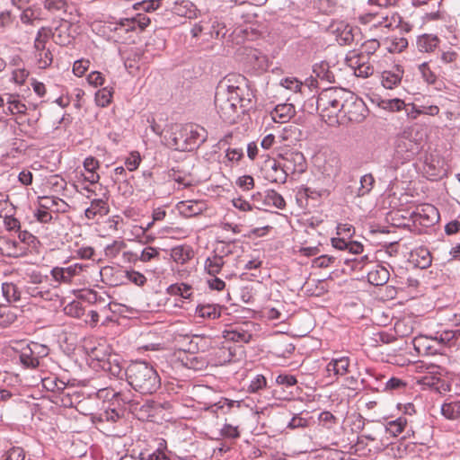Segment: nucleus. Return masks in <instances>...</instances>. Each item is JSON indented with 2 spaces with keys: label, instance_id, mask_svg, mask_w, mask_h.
<instances>
[{
  "label": "nucleus",
  "instance_id": "nucleus-62",
  "mask_svg": "<svg viewBox=\"0 0 460 460\" xmlns=\"http://www.w3.org/2000/svg\"><path fill=\"white\" fill-rule=\"evenodd\" d=\"M370 261L368 255H364L360 257V259H346L345 263L346 264H351L350 267L353 270H361L367 263H368Z\"/></svg>",
  "mask_w": 460,
  "mask_h": 460
},
{
  "label": "nucleus",
  "instance_id": "nucleus-54",
  "mask_svg": "<svg viewBox=\"0 0 460 460\" xmlns=\"http://www.w3.org/2000/svg\"><path fill=\"white\" fill-rule=\"evenodd\" d=\"M208 338L200 335H194L189 342V350L197 349L204 351L208 347Z\"/></svg>",
  "mask_w": 460,
  "mask_h": 460
},
{
  "label": "nucleus",
  "instance_id": "nucleus-48",
  "mask_svg": "<svg viewBox=\"0 0 460 460\" xmlns=\"http://www.w3.org/2000/svg\"><path fill=\"white\" fill-rule=\"evenodd\" d=\"M113 92L109 89L108 87H104L102 89H100L95 93V102L100 107H106L108 106L112 98Z\"/></svg>",
  "mask_w": 460,
  "mask_h": 460
},
{
  "label": "nucleus",
  "instance_id": "nucleus-14",
  "mask_svg": "<svg viewBox=\"0 0 460 460\" xmlns=\"http://www.w3.org/2000/svg\"><path fill=\"white\" fill-rule=\"evenodd\" d=\"M441 415L448 420H460V399L448 397L440 407Z\"/></svg>",
  "mask_w": 460,
  "mask_h": 460
},
{
  "label": "nucleus",
  "instance_id": "nucleus-55",
  "mask_svg": "<svg viewBox=\"0 0 460 460\" xmlns=\"http://www.w3.org/2000/svg\"><path fill=\"white\" fill-rule=\"evenodd\" d=\"M267 385L266 377L263 375H256L250 382L248 392L251 394L258 393Z\"/></svg>",
  "mask_w": 460,
  "mask_h": 460
},
{
  "label": "nucleus",
  "instance_id": "nucleus-52",
  "mask_svg": "<svg viewBox=\"0 0 460 460\" xmlns=\"http://www.w3.org/2000/svg\"><path fill=\"white\" fill-rule=\"evenodd\" d=\"M163 0H144L134 4L133 7L137 11L151 12L157 10Z\"/></svg>",
  "mask_w": 460,
  "mask_h": 460
},
{
  "label": "nucleus",
  "instance_id": "nucleus-10",
  "mask_svg": "<svg viewBox=\"0 0 460 460\" xmlns=\"http://www.w3.org/2000/svg\"><path fill=\"white\" fill-rule=\"evenodd\" d=\"M102 281L109 286L117 287L126 283V270L107 266L101 270Z\"/></svg>",
  "mask_w": 460,
  "mask_h": 460
},
{
  "label": "nucleus",
  "instance_id": "nucleus-13",
  "mask_svg": "<svg viewBox=\"0 0 460 460\" xmlns=\"http://www.w3.org/2000/svg\"><path fill=\"white\" fill-rule=\"evenodd\" d=\"M180 214L185 217H196L202 214L206 209V204L201 200H183L176 205Z\"/></svg>",
  "mask_w": 460,
  "mask_h": 460
},
{
  "label": "nucleus",
  "instance_id": "nucleus-6",
  "mask_svg": "<svg viewBox=\"0 0 460 460\" xmlns=\"http://www.w3.org/2000/svg\"><path fill=\"white\" fill-rule=\"evenodd\" d=\"M406 134L404 131L395 140L394 160L396 164H402L411 161L420 150V144L409 138Z\"/></svg>",
  "mask_w": 460,
  "mask_h": 460
},
{
  "label": "nucleus",
  "instance_id": "nucleus-30",
  "mask_svg": "<svg viewBox=\"0 0 460 460\" xmlns=\"http://www.w3.org/2000/svg\"><path fill=\"white\" fill-rule=\"evenodd\" d=\"M150 23V19L146 14L138 13L132 18L120 19L119 25L121 27H127L126 31L135 30L136 27H139L144 30Z\"/></svg>",
  "mask_w": 460,
  "mask_h": 460
},
{
  "label": "nucleus",
  "instance_id": "nucleus-49",
  "mask_svg": "<svg viewBox=\"0 0 460 460\" xmlns=\"http://www.w3.org/2000/svg\"><path fill=\"white\" fill-rule=\"evenodd\" d=\"M168 176L180 184H183L184 186L190 185V182L187 181L188 173L184 172L180 165L170 169Z\"/></svg>",
  "mask_w": 460,
  "mask_h": 460
},
{
  "label": "nucleus",
  "instance_id": "nucleus-16",
  "mask_svg": "<svg viewBox=\"0 0 460 460\" xmlns=\"http://www.w3.org/2000/svg\"><path fill=\"white\" fill-rule=\"evenodd\" d=\"M81 270L82 266L75 263L66 268H53L51 270V275L57 281L69 283L71 282L73 277L77 275Z\"/></svg>",
  "mask_w": 460,
  "mask_h": 460
},
{
  "label": "nucleus",
  "instance_id": "nucleus-39",
  "mask_svg": "<svg viewBox=\"0 0 460 460\" xmlns=\"http://www.w3.org/2000/svg\"><path fill=\"white\" fill-rule=\"evenodd\" d=\"M2 293L8 303L18 302L21 299V291L19 288L12 282L2 284Z\"/></svg>",
  "mask_w": 460,
  "mask_h": 460
},
{
  "label": "nucleus",
  "instance_id": "nucleus-19",
  "mask_svg": "<svg viewBox=\"0 0 460 460\" xmlns=\"http://www.w3.org/2000/svg\"><path fill=\"white\" fill-rule=\"evenodd\" d=\"M403 75V70L396 66L393 70H385L381 74L382 85L386 89H394L400 84Z\"/></svg>",
  "mask_w": 460,
  "mask_h": 460
},
{
  "label": "nucleus",
  "instance_id": "nucleus-25",
  "mask_svg": "<svg viewBox=\"0 0 460 460\" xmlns=\"http://www.w3.org/2000/svg\"><path fill=\"white\" fill-rule=\"evenodd\" d=\"M223 306L217 304H199L196 307V314L205 319L215 320L221 316Z\"/></svg>",
  "mask_w": 460,
  "mask_h": 460
},
{
  "label": "nucleus",
  "instance_id": "nucleus-56",
  "mask_svg": "<svg viewBox=\"0 0 460 460\" xmlns=\"http://www.w3.org/2000/svg\"><path fill=\"white\" fill-rule=\"evenodd\" d=\"M419 71L421 74L423 80L429 84H434L437 81L435 73L430 69L427 62H423L419 66Z\"/></svg>",
  "mask_w": 460,
  "mask_h": 460
},
{
  "label": "nucleus",
  "instance_id": "nucleus-27",
  "mask_svg": "<svg viewBox=\"0 0 460 460\" xmlns=\"http://www.w3.org/2000/svg\"><path fill=\"white\" fill-rule=\"evenodd\" d=\"M332 246L337 250H348L352 254L363 252V244L359 242L349 241L344 238H332Z\"/></svg>",
  "mask_w": 460,
  "mask_h": 460
},
{
  "label": "nucleus",
  "instance_id": "nucleus-24",
  "mask_svg": "<svg viewBox=\"0 0 460 460\" xmlns=\"http://www.w3.org/2000/svg\"><path fill=\"white\" fill-rule=\"evenodd\" d=\"M181 363L185 367L194 371H202L208 366V360L204 356L197 355L193 352L182 358Z\"/></svg>",
  "mask_w": 460,
  "mask_h": 460
},
{
  "label": "nucleus",
  "instance_id": "nucleus-50",
  "mask_svg": "<svg viewBox=\"0 0 460 460\" xmlns=\"http://www.w3.org/2000/svg\"><path fill=\"white\" fill-rule=\"evenodd\" d=\"M407 384L403 380L398 378V377H391L388 379L382 389L383 392H389L393 393L395 391H402L405 389Z\"/></svg>",
  "mask_w": 460,
  "mask_h": 460
},
{
  "label": "nucleus",
  "instance_id": "nucleus-36",
  "mask_svg": "<svg viewBox=\"0 0 460 460\" xmlns=\"http://www.w3.org/2000/svg\"><path fill=\"white\" fill-rule=\"evenodd\" d=\"M358 31V29H354L353 27L348 24H341L337 27V41L341 45H349L354 41V31Z\"/></svg>",
  "mask_w": 460,
  "mask_h": 460
},
{
  "label": "nucleus",
  "instance_id": "nucleus-35",
  "mask_svg": "<svg viewBox=\"0 0 460 460\" xmlns=\"http://www.w3.org/2000/svg\"><path fill=\"white\" fill-rule=\"evenodd\" d=\"M415 349L420 352L423 350L426 354L435 355L438 354L439 349L431 341V337L420 336L414 340Z\"/></svg>",
  "mask_w": 460,
  "mask_h": 460
},
{
  "label": "nucleus",
  "instance_id": "nucleus-42",
  "mask_svg": "<svg viewBox=\"0 0 460 460\" xmlns=\"http://www.w3.org/2000/svg\"><path fill=\"white\" fill-rule=\"evenodd\" d=\"M314 73L317 77L322 80H325L329 83L335 82V76L332 71L330 70L329 64L327 62H321L319 64H315L313 67Z\"/></svg>",
  "mask_w": 460,
  "mask_h": 460
},
{
  "label": "nucleus",
  "instance_id": "nucleus-34",
  "mask_svg": "<svg viewBox=\"0 0 460 460\" xmlns=\"http://www.w3.org/2000/svg\"><path fill=\"white\" fill-rule=\"evenodd\" d=\"M438 219L437 209L433 206H429L427 209H422V212L415 214L414 222H419L423 226L433 225Z\"/></svg>",
  "mask_w": 460,
  "mask_h": 460
},
{
  "label": "nucleus",
  "instance_id": "nucleus-7",
  "mask_svg": "<svg viewBox=\"0 0 460 460\" xmlns=\"http://www.w3.org/2000/svg\"><path fill=\"white\" fill-rule=\"evenodd\" d=\"M284 170L291 173H303L306 170V161L299 151L288 152L282 155Z\"/></svg>",
  "mask_w": 460,
  "mask_h": 460
},
{
  "label": "nucleus",
  "instance_id": "nucleus-9",
  "mask_svg": "<svg viewBox=\"0 0 460 460\" xmlns=\"http://www.w3.org/2000/svg\"><path fill=\"white\" fill-rule=\"evenodd\" d=\"M73 24L66 20H62L60 23L52 31L53 41L60 46H68L75 40V37L71 32Z\"/></svg>",
  "mask_w": 460,
  "mask_h": 460
},
{
  "label": "nucleus",
  "instance_id": "nucleus-37",
  "mask_svg": "<svg viewBox=\"0 0 460 460\" xmlns=\"http://www.w3.org/2000/svg\"><path fill=\"white\" fill-rule=\"evenodd\" d=\"M18 308L0 305V326L8 327L17 319Z\"/></svg>",
  "mask_w": 460,
  "mask_h": 460
},
{
  "label": "nucleus",
  "instance_id": "nucleus-44",
  "mask_svg": "<svg viewBox=\"0 0 460 460\" xmlns=\"http://www.w3.org/2000/svg\"><path fill=\"white\" fill-rule=\"evenodd\" d=\"M407 425V419L405 417H399L394 420L387 423V431L394 437L400 435Z\"/></svg>",
  "mask_w": 460,
  "mask_h": 460
},
{
  "label": "nucleus",
  "instance_id": "nucleus-43",
  "mask_svg": "<svg viewBox=\"0 0 460 460\" xmlns=\"http://www.w3.org/2000/svg\"><path fill=\"white\" fill-rule=\"evenodd\" d=\"M191 287L186 283L172 284L168 287L167 292L172 296H181L182 298L188 299L190 297Z\"/></svg>",
  "mask_w": 460,
  "mask_h": 460
},
{
  "label": "nucleus",
  "instance_id": "nucleus-20",
  "mask_svg": "<svg viewBox=\"0 0 460 460\" xmlns=\"http://www.w3.org/2000/svg\"><path fill=\"white\" fill-rule=\"evenodd\" d=\"M108 198L93 199L91 202V206L84 211V216L88 219H94L97 216L102 217L108 214L109 206L107 204Z\"/></svg>",
  "mask_w": 460,
  "mask_h": 460
},
{
  "label": "nucleus",
  "instance_id": "nucleus-32",
  "mask_svg": "<svg viewBox=\"0 0 460 460\" xmlns=\"http://www.w3.org/2000/svg\"><path fill=\"white\" fill-rule=\"evenodd\" d=\"M194 256L192 248L189 245H178L172 249L171 257L179 264H185Z\"/></svg>",
  "mask_w": 460,
  "mask_h": 460
},
{
  "label": "nucleus",
  "instance_id": "nucleus-41",
  "mask_svg": "<svg viewBox=\"0 0 460 460\" xmlns=\"http://www.w3.org/2000/svg\"><path fill=\"white\" fill-rule=\"evenodd\" d=\"M43 7L53 14L66 13L67 3L66 0H40Z\"/></svg>",
  "mask_w": 460,
  "mask_h": 460
},
{
  "label": "nucleus",
  "instance_id": "nucleus-45",
  "mask_svg": "<svg viewBox=\"0 0 460 460\" xmlns=\"http://www.w3.org/2000/svg\"><path fill=\"white\" fill-rule=\"evenodd\" d=\"M405 102L398 98L394 99H387V100H382L379 102V107H381L384 110H386L388 111H400L404 109Z\"/></svg>",
  "mask_w": 460,
  "mask_h": 460
},
{
  "label": "nucleus",
  "instance_id": "nucleus-31",
  "mask_svg": "<svg viewBox=\"0 0 460 460\" xmlns=\"http://www.w3.org/2000/svg\"><path fill=\"white\" fill-rule=\"evenodd\" d=\"M99 397L110 398L114 400L119 405L130 403L132 402L131 393L128 392H115L113 389H102L98 393Z\"/></svg>",
  "mask_w": 460,
  "mask_h": 460
},
{
  "label": "nucleus",
  "instance_id": "nucleus-64",
  "mask_svg": "<svg viewBox=\"0 0 460 460\" xmlns=\"http://www.w3.org/2000/svg\"><path fill=\"white\" fill-rule=\"evenodd\" d=\"M24 450L20 447H13L6 453L5 460H24Z\"/></svg>",
  "mask_w": 460,
  "mask_h": 460
},
{
  "label": "nucleus",
  "instance_id": "nucleus-33",
  "mask_svg": "<svg viewBox=\"0 0 460 460\" xmlns=\"http://www.w3.org/2000/svg\"><path fill=\"white\" fill-rule=\"evenodd\" d=\"M349 358L348 357H341L339 358L332 359L326 367L329 374L333 372L335 376H344L349 372Z\"/></svg>",
  "mask_w": 460,
  "mask_h": 460
},
{
  "label": "nucleus",
  "instance_id": "nucleus-2",
  "mask_svg": "<svg viewBox=\"0 0 460 460\" xmlns=\"http://www.w3.org/2000/svg\"><path fill=\"white\" fill-rule=\"evenodd\" d=\"M316 108L322 118L330 125L338 122L340 114L350 121H361L367 111L362 99L343 88L323 90L317 97Z\"/></svg>",
  "mask_w": 460,
  "mask_h": 460
},
{
  "label": "nucleus",
  "instance_id": "nucleus-59",
  "mask_svg": "<svg viewBox=\"0 0 460 460\" xmlns=\"http://www.w3.org/2000/svg\"><path fill=\"white\" fill-rule=\"evenodd\" d=\"M416 254L420 258L417 260V266L421 269L429 268L431 265V255L427 249L420 248Z\"/></svg>",
  "mask_w": 460,
  "mask_h": 460
},
{
  "label": "nucleus",
  "instance_id": "nucleus-4",
  "mask_svg": "<svg viewBox=\"0 0 460 460\" xmlns=\"http://www.w3.org/2000/svg\"><path fill=\"white\" fill-rule=\"evenodd\" d=\"M207 132L198 126H186L172 138V146L180 151H192L205 142Z\"/></svg>",
  "mask_w": 460,
  "mask_h": 460
},
{
  "label": "nucleus",
  "instance_id": "nucleus-63",
  "mask_svg": "<svg viewBox=\"0 0 460 460\" xmlns=\"http://www.w3.org/2000/svg\"><path fill=\"white\" fill-rule=\"evenodd\" d=\"M380 47L378 40L373 39L366 41L362 45V52L369 59V56L373 55Z\"/></svg>",
  "mask_w": 460,
  "mask_h": 460
},
{
  "label": "nucleus",
  "instance_id": "nucleus-58",
  "mask_svg": "<svg viewBox=\"0 0 460 460\" xmlns=\"http://www.w3.org/2000/svg\"><path fill=\"white\" fill-rule=\"evenodd\" d=\"M65 312L66 314L71 315L75 318H80L84 314V311L80 304V302L73 301L69 303L65 307Z\"/></svg>",
  "mask_w": 460,
  "mask_h": 460
},
{
  "label": "nucleus",
  "instance_id": "nucleus-28",
  "mask_svg": "<svg viewBox=\"0 0 460 460\" xmlns=\"http://www.w3.org/2000/svg\"><path fill=\"white\" fill-rule=\"evenodd\" d=\"M41 386L46 391L53 393H60L64 392V390H70V388L67 387L66 383L59 379L55 375H49L41 378Z\"/></svg>",
  "mask_w": 460,
  "mask_h": 460
},
{
  "label": "nucleus",
  "instance_id": "nucleus-12",
  "mask_svg": "<svg viewBox=\"0 0 460 460\" xmlns=\"http://www.w3.org/2000/svg\"><path fill=\"white\" fill-rule=\"evenodd\" d=\"M288 175L283 164L276 160L270 162L264 169V178L273 183H285Z\"/></svg>",
  "mask_w": 460,
  "mask_h": 460
},
{
  "label": "nucleus",
  "instance_id": "nucleus-26",
  "mask_svg": "<svg viewBox=\"0 0 460 460\" xmlns=\"http://www.w3.org/2000/svg\"><path fill=\"white\" fill-rule=\"evenodd\" d=\"M420 383L438 394H445L450 390V385L447 382L435 376H424Z\"/></svg>",
  "mask_w": 460,
  "mask_h": 460
},
{
  "label": "nucleus",
  "instance_id": "nucleus-3",
  "mask_svg": "<svg viewBox=\"0 0 460 460\" xmlns=\"http://www.w3.org/2000/svg\"><path fill=\"white\" fill-rule=\"evenodd\" d=\"M128 385L142 394H152L161 385V379L156 370L144 361L131 363L126 369Z\"/></svg>",
  "mask_w": 460,
  "mask_h": 460
},
{
  "label": "nucleus",
  "instance_id": "nucleus-57",
  "mask_svg": "<svg viewBox=\"0 0 460 460\" xmlns=\"http://www.w3.org/2000/svg\"><path fill=\"white\" fill-rule=\"evenodd\" d=\"M125 275L126 281H129L138 287H143L146 283V278L145 275L138 271L126 270Z\"/></svg>",
  "mask_w": 460,
  "mask_h": 460
},
{
  "label": "nucleus",
  "instance_id": "nucleus-15",
  "mask_svg": "<svg viewBox=\"0 0 460 460\" xmlns=\"http://www.w3.org/2000/svg\"><path fill=\"white\" fill-rule=\"evenodd\" d=\"M440 41L437 35L424 33L417 37L416 48L421 53H432L438 48Z\"/></svg>",
  "mask_w": 460,
  "mask_h": 460
},
{
  "label": "nucleus",
  "instance_id": "nucleus-51",
  "mask_svg": "<svg viewBox=\"0 0 460 460\" xmlns=\"http://www.w3.org/2000/svg\"><path fill=\"white\" fill-rule=\"evenodd\" d=\"M60 396L61 404L64 407L71 408L74 404L78 402L80 395L77 392L73 391L72 393L66 390L58 393Z\"/></svg>",
  "mask_w": 460,
  "mask_h": 460
},
{
  "label": "nucleus",
  "instance_id": "nucleus-23",
  "mask_svg": "<svg viewBox=\"0 0 460 460\" xmlns=\"http://www.w3.org/2000/svg\"><path fill=\"white\" fill-rule=\"evenodd\" d=\"M389 271L382 265L376 264L367 272V280L371 285L383 286L389 280Z\"/></svg>",
  "mask_w": 460,
  "mask_h": 460
},
{
  "label": "nucleus",
  "instance_id": "nucleus-18",
  "mask_svg": "<svg viewBox=\"0 0 460 460\" xmlns=\"http://www.w3.org/2000/svg\"><path fill=\"white\" fill-rule=\"evenodd\" d=\"M221 252L224 255L214 254L213 256L208 257L205 261V270L211 276H217L220 273L226 264L225 255L230 253V250L223 248Z\"/></svg>",
  "mask_w": 460,
  "mask_h": 460
},
{
  "label": "nucleus",
  "instance_id": "nucleus-11",
  "mask_svg": "<svg viewBox=\"0 0 460 460\" xmlns=\"http://www.w3.org/2000/svg\"><path fill=\"white\" fill-rule=\"evenodd\" d=\"M349 62L357 76L367 78L374 73V66L369 63L367 57L363 53L350 58Z\"/></svg>",
  "mask_w": 460,
  "mask_h": 460
},
{
  "label": "nucleus",
  "instance_id": "nucleus-17",
  "mask_svg": "<svg viewBox=\"0 0 460 460\" xmlns=\"http://www.w3.org/2000/svg\"><path fill=\"white\" fill-rule=\"evenodd\" d=\"M128 256V261L136 262L137 261L148 262L152 261H159L160 252L157 248L147 246L140 252H129L125 253Z\"/></svg>",
  "mask_w": 460,
  "mask_h": 460
},
{
  "label": "nucleus",
  "instance_id": "nucleus-21",
  "mask_svg": "<svg viewBox=\"0 0 460 460\" xmlns=\"http://www.w3.org/2000/svg\"><path fill=\"white\" fill-rule=\"evenodd\" d=\"M295 107L291 103L278 104L270 112L272 120L278 123L288 121L295 114Z\"/></svg>",
  "mask_w": 460,
  "mask_h": 460
},
{
  "label": "nucleus",
  "instance_id": "nucleus-53",
  "mask_svg": "<svg viewBox=\"0 0 460 460\" xmlns=\"http://www.w3.org/2000/svg\"><path fill=\"white\" fill-rule=\"evenodd\" d=\"M35 57L37 58L39 67L40 68H47L50 66L53 62V55L49 49L36 53Z\"/></svg>",
  "mask_w": 460,
  "mask_h": 460
},
{
  "label": "nucleus",
  "instance_id": "nucleus-61",
  "mask_svg": "<svg viewBox=\"0 0 460 460\" xmlns=\"http://www.w3.org/2000/svg\"><path fill=\"white\" fill-rule=\"evenodd\" d=\"M355 233V228L353 226L349 224H339L337 226V234L339 235L337 238H344L349 240Z\"/></svg>",
  "mask_w": 460,
  "mask_h": 460
},
{
  "label": "nucleus",
  "instance_id": "nucleus-5",
  "mask_svg": "<svg viewBox=\"0 0 460 460\" xmlns=\"http://www.w3.org/2000/svg\"><path fill=\"white\" fill-rule=\"evenodd\" d=\"M49 346L37 341L21 343L19 359L24 367L35 369L40 365V360L49 354Z\"/></svg>",
  "mask_w": 460,
  "mask_h": 460
},
{
  "label": "nucleus",
  "instance_id": "nucleus-46",
  "mask_svg": "<svg viewBox=\"0 0 460 460\" xmlns=\"http://www.w3.org/2000/svg\"><path fill=\"white\" fill-rule=\"evenodd\" d=\"M439 58L444 65H449L452 69L458 68L456 62L459 58V54L456 51L451 49L444 50L441 52Z\"/></svg>",
  "mask_w": 460,
  "mask_h": 460
},
{
  "label": "nucleus",
  "instance_id": "nucleus-38",
  "mask_svg": "<svg viewBox=\"0 0 460 460\" xmlns=\"http://www.w3.org/2000/svg\"><path fill=\"white\" fill-rule=\"evenodd\" d=\"M263 203L266 206H272L279 209H284L286 208V201L284 198L274 190H268L265 191Z\"/></svg>",
  "mask_w": 460,
  "mask_h": 460
},
{
  "label": "nucleus",
  "instance_id": "nucleus-60",
  "mask_svg": "<svg viewBox=\"0 0 460 460\" xmlns=\"http://www.w3.org/2000/svg\"><path fill=\"white\" fill-rule=\"evenodd\" d=\"M319 421L326 428L332 429L336 423L338 419L330 411H323L320 413Z\"/></svg>",
  "mask_w": 460,
  "mask_h": 460
},
{
  "label": "nucleus",
  "instance_id": "nucleus-22",
  "mask_svg": "<svg viewBox=\"0 0 460 460\" xmlns=\"http://www.w3.org/2000/svg\"><path fill=\"white\" fill-rule=\"evenodd\" d=\"M39 207L46 209H54L55 212H66L68 204L60 198L54 196H43L39 198Z\"/></svg>",
  "mask_w": 460,
  "mask_h": 460
},
{
  "label": "nucleus",
  "instance_id": "nucleus-1",
  "mask_svg": "<svg viewBox=\"0 0 460 460\" xmlns=\"http://www.w3.org/2000/svg\"><path fill=\"white\" fill-rule=\"evenodd\" d=\"M245 81V77L240 75H229L217 87L215 107L226 123H235L241 115L254 107V94L247 88Z\"/></svg>",
  "mask_w": 460,
  "mask_h": 460
},
{
  "label": "nucleus",
  "instance_id": "nucleus-8",
  "mask_svg": "<svg viewBox=\"0 0 460 460\" xmlns=\"http://www.w3.org/2000/svg\"><path fill=\"white\" fill-rule=\"evenodd\" d=\"M460 336V329L456 330H444L437 332L434 337H431V341L439 349L438 353H442L441 350L444 348H450L456 344V341Z\"/></svg>",
  "mask_w": 460,
  "mask_h": 460
},
{
  "label": "nucleus",
  "instance_id": "nucleus-47",
  "mask_svg": "<svg viewBox=\"0 0 460 460\" xmlns=\"http://www.w3.org/2000/svg\"><path fill=\"white\" fill-rule=\"evenodd\" d=\"M375 183V179L371 173H367L363 175L360 179V187L358 190V196L363 197L368 194Z\"/></svg>",
  "mask_w": 460,
  "mask_h": 460
},
{
  "label": "nucleus",
  "instance_id": "nucleus-29",
  "mask_svg": "<svg viewBox=\"0 0 460 460\" xmlns=\"http://www.w3.org/2000/svg\"><path fill=\"white\" fill-rule=\"evenodd\" d=\"M223 336L226 341L243 343L250 342L252 337V333L243 330L242 327H235L226 330L224 331Z\"/></svg>",
  "mask_w": 460,
  "mask_h": 460
},
{
  "label": "nucleus",
  "instance_id": "nucleus-40",
  "mask_svg": "<svg viewBox=\"0 0 460 460\" xmlns=\"http://www.w3.org/2000/svg\"><path fill=\"white\" fill-rule=\"evenodd\" d=\"M5 96L7 110L11 114H24L26 112L27 107L18 95L5 94Z\"/></svg>",
  "mask_w": 460,
  "mask_h": 460
}]
</instances>
